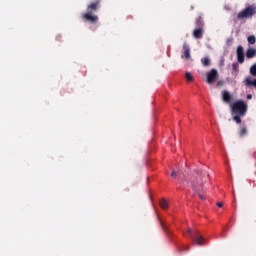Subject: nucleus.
<instances>
[{
  "mask_svg": "<svg viewBox=\"0 0 256 256\" xmlns=\"http://www.w3.org/2000/svg\"><path fill=\"white\" fill-rule=\"evenodd\" d=\"M160 206H161L163 209H169V201H167V199L163 198V199L160 201Z\"/></svg>",
  "mask_w": 256,
  "mask_h": 256,
  "instance_id": "obj_14",
  "label": "nucleus"
},
{
  "mask_svg": "<svg viewBox=\"0 0 256 256\" xmlns=\"http://www.w3.org/2000/svg\"><path fill=\"white\" fill-rule=\"evenodd\" d=\"M252 97H253V96H252L251 94H248V95H247V99H252Z\"/></svg>",
  "mask_w": 256,
  "mask_h": 256,
  "instance_id": "obj_24",
  "label": "nucleus"
},
{
  "mask_svg": "<svg viewBox=\"0 0 256 256\" xmlns=\"http://www.w3.org/2000/svg\"><path fill=\"white\" fill-rule=\"evenodd\" d=\"M244 84L246 85V87H255L256 88V78L254 80H252L251 77H247L244 80Z\"/></svg>",
  "mask_w": 256,
  "mask_h": 256,
  "instance_id": "obj_11",
  "label": "nucleus"
},
{
  "mask_svg": "<svg viewBox=\"0 0 256 256\" xmlns=\"http://www.w3.org/2000/svg\"><path fill=\"white\" fill-rule=\"evenodd\" d=\"M196 28L193 31L194 39H202L203 33H205V23L203 22V18L198 17L195 22Z\"/></svg>",
  "mask_w": 256,
  "mask_h": 256,
  "instance_id": "obj_5",
  "label": "nucleus"
},
{
  "mask_svg": "<svg viewBox=\"0 0 256 256\" xmlns=\"http://www.w3.org/2000/svg\"><path fill=\"white\" fill-rule=\"evenodd\" d=\"M171 177H174V179L175 178L181 179V173H179V172H177L175 170H172Z\"/></svg>",
  "mask_w": 256,
  "mask_h": 256,
  "instance_id": "obj_19",
  "label": "nucleus"
},
{
  "mask_svg": "<svg viewBox=\"0 0 256 256\" xmlns=\"http://www.w3.org/2000/svg\"><path fill=\"white\" fill-rule=\"evenodd\" d=\"M216 205H217V207H223V203L222 202H218Z\"/></svg>",
  "mask_w": 256,
  "mask_h": 256,
  "instance_id": "obj_23",
  "label": "nucleus"
},
{
  "mask_svg": "<svg viewBox=\"0 0 256 256\" xmlns=\"http://www.w3.org/2000/svg\"><path fill=\"white\" fill-rule=\"evenodd\" d=\"M201 63L204 67H209V65H211V60L209 58H202Z\"/></svg>",
  "mask_w": 256,
  "mask_h": 256,
  "instance_id": "obj_15",
  "label": "nucleus"
},
{
  "mask_svg": "<svg viewBox=\"0 0 256 256\" xmlns=\"http://www.w3.org/2000/svg\"><path fill=\"white\" fill-rule=\"evenodd\" d=\"M189 187H191L194 193L203 191V186L209 181V173L207 171H197L192 173L185 179Z\"/></svg>",
  "mask_w": 256,
  "mask_h": 256,
  "instance_id": "obj_1",
  "label": "nucleus"
},
{
  "mask_svg": "<svg viewBox=\"0 0 256 256\" xmlns=\"http://www.w3.org/2000/svg\"><path fill=\"white\" fill-rule=\"evenodd\" d=\"M195 193L198 194L199 199H201L202 201H205L206 197H205V195L201 194V191H198V192H195Z\"/></svg>",
  "mask_w": 256,
  "mask_h": 256,
  "instance_id": "obj_22",
  "label": "nucleus"
},
{
  "mask_svg": "<svg viewBox=\"0 0 256 256\" xmlns=\"http://www.w3.org/2000/svg\"><path fill=\"white\" fill-rule=\"evenodd\" d=\"M236 55H237L238 63L240 64L245 63V51L243 49V46L237 47Z\"/></svg>",
  "mask_w": 256,
  "mask_h": 256,
  "instance_id": "obj_9",
  "label": "nucleus"
},
{
  "mask_svg": "<svg viewBox=\"0 0 256 256\" xmlns=\"http://www.w3.org/2000/svg\"><path fill=\"white\" fill-rule=\"evenodd\" d=\"M247 102L244 100H237L231 106V111L233 121L237 123V125H241V117H245L247 115Z\"/></svg>",
  "mask_w": 256,
  "mask_h": 256,
  "instance_id": "obj_2",
  "label": "nucleus"
},
{
  "mask_svg": "<svg viewBox=\"0 0 256 256\" xmlns=\"http://www.w3.org/2000/svg\"><path fill=\"white\" fill-rule=\"evenodd\" d=\"M99 9H101V0L91 2L87 6V12L82 15L83 20L92 23V25L99 23V16L94 14L96 11H99Z\"/></svg>",
  "mask_w": 256,
  "mask_h": 256,
  "instance_id": "obj_3",
  "label": "nucleus"
},
{
  "mask_svg": "<svg viewBox=\"0 0 256 256\" xmlns=\"http://www.w3.org/2000/svg\"><path fill=\"white\" fill-rule=\"evenodd\" d=\"M181 59H186V61H189V59H191V47L189 46V44H187V42L183 43Z\"/></svg>",
  "mask_w": 256,
  "mask_h": 256,
  "instance_id": "obj_7",
  "label": "nucleus"
},
{
  "mask_svg": "<svg viewBox=\"0 0 256 256\" xmlns=\"http://www.w3.org/2000/svg\"><path fill=\"white\" fill-rule=\"evenodd\" d=\"M232 70L234 71L233 75L234 77H237L239 74V63L235 62L232 64Z\"/></svg>",
  "mask_w": 256,
  "mask_h": 256,
  "instance_id": "obj_13",
  "label": "nucleus"
},
{
  "mask_svg": "<svg viewBox=\"0 0 256 256\" xmlns=\"http://www.w3.org/2000/svg\"><path fill=\"white\" fill-rule=\"evenodd\" d=\"M219 77V74L215 69H212L210 72L207 73V83L209 85L215 83L217 81V78Z\"/></svg>",
  "mask_w": 256,
  "mask_h": 256,
  "instance_id": "obj_8",
  "label": "nucleus"
},
{
  "mask_svg": "<svg viewBox=\"0 0 256 256\" xmlns=\"http://www.w3.org/2000/svg\"><path fill=\"white\" fill-rule=\"evenodd\" d=\"M160 225H161L163 231L165 233H167V235H169V228L167 227V225H165V223H163V222H160Z\"/></svg>",
  "mask_w": 256,
  "mask_h": 256,
  "instance_id": "obj_20",
  "label": "nucleus"
},
{
  "mask_svg": "<svg viewBox=\"0 0 256 256\" xmlns=\"http://www.w3.org/2000/svg\"><path fill=\"white\" fill-rule=\"evenodd\" d=\"M239 135H240V137H245V135H247V127L242 126L240 128Z\"/></svg>",
  "mask_w": 256,
  "mask_h": 256,
  "instance_id": "obj_17",
  "label": "nucleus"
},
{
  "mask_svg": "<svg viewBox=\"0 0 256 256\" xmlns=\"http://www.w3.org/2000/svg\"><path fill=\"white\" fill-rule=\"evenodd\" d=\"M247 41H248L249 45H255V43H256L255 35L248 36Z\"/></svg>",
  "mask_w": 256,
  "mask_h": 256,
  "instance_id": "obj_16",
  "label": "nucleus"
},
{
  "mask_svg": "<svg viewBox=\"0 0 256 256\" xmlns=\"http://www.w3.org/2000/svg\"><path fill=\"white\" fill-rule=\"evenodd\" d=\"M185 78L187 79V81H193V75L192 74H190V72H186V74H185Z\"/></svg>",
  "mask_w": 256,
  "mask_h": 256,
  "instance_id": "obj_21",
  "label": "nucleus"
},
{
  "mask_svg": "<svg viewBox=\"0 0 256 256\" xmlns=\"http://www.w3.org/2000/svg\"><path fill=\"white\" fill-rule=\"evenodd\" d=\"M222 100L224 101V103H231L233 101V95H231L229 91L224 90L222 91Z\"/></svg>",
  "mask_w": 256,
  "mask_h": 256,
  "instance_id": "obj_10",
  "label": "nucleus"
},
{
  "mask_svg": "<svg viewBox=\"0 0 256 256\" xmlns=\"http://www.w3.org/2000/svg\"><path fill=\"white\" fill-rule=\"evenodd\" d=\"M254 15H256V6L249 5L244 10L238 13L237 20L243 21V19H252Z\"/></svg>",
  "mask_w": 256,
  "mask_h": 256,
  "instance_id": "obj_4",
  "label": "nucleus"
},
{
  "mask_svg": "<svg viewBox=\"0 0 256 256\" xmlns=\"http://www.w3.org/2000/svg\"><path fill=\"white\" fill-rule=\"evenodd\" d=\"M188 233L190 234L194 245H198L199 247H203V245H205V238H203L201 233H199L198 231H193L191 229H188Z\"/></svg>",
  "mask_w": 256,
  "mask_h": 256,
  "instance_id": "obj_6",
  "label": "nucleus"
},
{
  "mask_svg": "<svg viewBox=\"0 0 256 256\" xmlns=\"http://www.w3.org/2000/svg\"><path fill=\"white\" fill-rule=\"evenodd\" d=\"M250 75H252V77H256V63L250 67Z\"/></svg>",
  "mask_w": 256,
  "mask_h": 256,
  "instance_id": "obj_18",
  "label": "nucleus"
},
{
  "mask_svg": "<svg viewBox=\"0 0 256 256\" xmlns=\"http://www.w3.org/2000/svg\"><path fill=\"white\" fill-rule=\"evenodd\" d=\"M246 57L248 59H253V57H256V49L255 48H248L246 50Z\"/></svg>",
  "mask_w": 256,
  "mask_h": 256,
  "instance_id": "obj_12",
  "label": "nucleus"
}]
</instances>
